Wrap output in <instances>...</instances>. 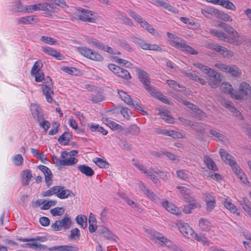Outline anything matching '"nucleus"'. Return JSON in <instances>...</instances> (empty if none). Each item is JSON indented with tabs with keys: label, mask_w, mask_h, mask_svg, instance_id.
I'll use <instances>...</instances> for the list:
<instances>
[{
	"label": "nucleus",
	"mask_w": 251,
	"mask_h": 251,
	"mask_svg": "<svg viewBox=\"0 0 251 251\" xmlns=\"http://www.w3.org/2000/svg\"><path fill=\"white\" fill-rule=\"evenodd\" d=\"M39 5L40 4L38 3L33 5H29L25 6V13H32L34 11L40 10Z\"/></svg>",
	"instance_id": "nucleus-54"
},
{
	"label": "nucleus",
	"mask_w": 251,
	"mask_h": 251,
	"mask_svg": "<svg viewBox=\"0 0 251 251\" xmlns=\"http://www.w3.org/2000/svg\"><path fill=\"white\" fill-rule=\"evenodd\" d=\"M185 43L184 40L178 38L175 40H171L170 44L171 46L181 50L182 48L184 47L183 46H184Z\"/></svg>",
	"instance_id": "nucleus-32"
},
{
	"label": "nucleus",
	"mask_w": 251,
	"mask_h": 251,
	"mask_svg": "<svg viewBox=\"0 0 251 251\" xmlns=\"http://www.w3.org/2000/svg\"><path fill=\"white\" fill-rule=\"evenodd\" d=\"M217 16L218 18L224 21H232V19L230 16L227 14L225 13L222 11H218L217 12Z\"/></svg>",
	"instance_id": "nucleus-51"
},
{
	"label": "nucleus",
	"mask_w": 251,
	"mask_h": 251,
	"mask_svg": "<svg viewBox=\"0 0 251 251\" xmlns=\"http://www.w3.org/2000/svg\"><path fill=\"white\" fill-rule=\"evenodd\" d=\"M75 195L72 191L69 189H65L64 187L59 191V193L57 195V197L61 199H64L69 197H73Z\"/></svg>",
	"instance_id": "nucleus-25"
},
{
	"label": "nucleus",
	"mask_w": 251,
	"mask_h": 251,
	"mask_svg": "<svg viewBox=\"0 0 251 251\" xmlns=\"http://www.w3.org/2000/svg\"><path fill=\"white\" fill-rule=\"evenodd\" d=\"M30 108L33 118L36 119L38 122H40L44 119L42 110L38 105L31 104Z\"/></svg>",
	"instance_id": "nucleus-12"
},
{
	"label": "nucleus",
	"mask_w": 251,
	"mask_h": 251,
	"mask_svg": "<svg viewBox=\"0 0 251 251\" xmlns=\"http://www.w3.org/2000/svg\"><path fill=\"white\" fill-rule=\"evenodd\" d=\"M119 44L121 47L124 48L128 51L131 52L133 50L132 47H131L127 41L125 39H122L119 40Z\"/></svg>",
	"instance_id": "nucleus-57"
},
{
	"label": "nucleus",
	"mask_w": 251,
	"mask_h": 251,
	"mask_svg": "<svg viewBox=\"0 0 251 251\" xmlns=\"http://www.w3.org/2000/svg\"><path fill=\"white\" fill-rule=\"evenodd\" d=\"M117 75L126 79L131 78L129 73L124 68H121L120 71L118 72Z\"/></svg>",
	"instance_id": "nucleus-49"
},
{
	"label": "nucleus",
	"mask_w": 251,
	"mask_h": 251,
	"mask_svg": "<svg viewBox=\"0 0 251 251\" xmlns=\"http://www.w3.org/2000/svg\"><path fill=\"white\" fill-rule=\"evenodd\" d=\"M49 251H77L78 248L75 246L61 245L50 247Z\"/></svg>",
	"instance_id": "nucleus-16"
},
{
	"label": "nucleus",
	"mask_w": 251,
	"mask_h": 251,
	"mask_svg": "<svg viewBox=\"0 0 251 251\" xmlns=\"http://www.w3.org/2000/svg\"><path fill=\"white\" fill-rule=\"evenodd\" d=\"M77 161V159L75 157H70L64 159H62V161L61 162V166L72 165L76 163Z\"/></svg>",
	"instance_id": "nucleus-42"
},
{
	"label": "nucleus",
	"mask_w": 251,
	"mask_h": 251,
	"mask_svg": "<svg viewBox=\"0 0 251 251\" xmlns=\"http://www.w3.org/2000/svg\"><path fill=\"white\" fill-rule=\"evenodd\" d=\"M194 238L198 241L202 243L204 245H207L208 244V240L207 238L202 234L198 235L195 234Z\"/></svg>",
	"instance_id": "nucleus-63"
},
{
	"label": "nucleus",
	"mask_w": 251,
	"mask_h": 251,
	"mask_svg": "<svg viewBox=\"0 0 251 251\" xmlns=\"http://www.w3.org/2000/svg\"><path fill=\"white\" fill-rule=\"evenodd\" d=\"M69 133L68 132H64L63 134L59 136L58 139V142L59 144L63 145H66L69 144L70 141Z\"/></svg>",
	"instance_id": "nucleus-31"
},
{
	"label": "nucleus",
	"mask_w": 251,
	"mask_h": 251,
	"mask_svg": "<svg viewBox=\"0 0 251 251\" xmlns=\"http://www.w3.org/2000/svg\"><path fill=\"white\" fill-rule=\"evenodd\" d=\"M78 51L82 55L91 60L97 61L103 60V57L100 54L90 48L85 47H79Z\"/></svg>",
	"instance_id": "nucleus-2"
},
{
	"label": "nucleus",
	"mask_w": 251,
	"mask_h": 251,
	"mask_svg": "<svg viewBox=\"0 0 251 251\" xmlns=\"http://www.w3.org/2000/svg\"><path fill=\"white\" fill-rule=\"evenodd\" d=\"M136 72L138 74L140 81L144 84L145 88L151 94H153L155 91V88L150 85L149 78L146 72L141 69H136Z\"/></svg>",
	"instance_id": "nucleus-4"
},
{
	"label": "nucleus",
	"mask_w": 251,
	"mask_h": 251,
	"mask_svg": "<svg viewBox=\"0 0 251 251\" xmlns=\"http://www.w3.org/2000/svg\"><path fill=\"white\" fill-rule=\"evenodd\" d=\"M220 89L224 93L230 94L231 96L233 97V94L235 91L233 90L231 85L229 83H223L221 85Z\"/></svg>",
	"instance_id": "nucleus-24"
},
{
	"label": "nucleus",
	"mask_w": 251,
	"mask_h": 251,
	"mask_svg": "<svg viewBox=\"0 0 251 251\" xmlns=\"http://www.w3.org/2000/svg\"><path fill=\"white\" fill-rule=\"evenodd\" d=\"M98 233L109 239H114V235L106 227L103 226H99L98 227Z\"/></svg>",
	"instance_id": "nucleus-20"
},
{
	"label": "nucleus",
	"mask_w": 251,
	"mask_h": 251,
	"mask_svg": "<svg viewBox=\"0 0 251 251\" xmlns=\"http://www.w3.org/2000/svg\"><path fill=\"white\" fill-rule=\"evenodd\" d=\"M153 96L155 97L158 100L164 102V103L169 104V101L167 99V97L164 96L160 92H157L155 89V91L153 94H151Z\"/></svg>",
	"instance_id": "nucleus-46"
},
{
	"label": "nucleus",
	"mask_w": 251,
	"mask_h": 251,
	"mask_svg": "<svg viewBox=\"0 0 251 251\" xmlns=\"http://www.w3.org/2000/svg\"><path fill=\"white\" fill-rule=\"evenodd\" d=\"M224 30L226 32L230 34L233 37H238V32L235 30H234L232 27L227 24H226L225 27L224 28Z\"/></svg>",
	"instance_id": "nucleus-48"
},
{
	"label": "nucleus",
	"mask_w": 251,
	"mask_h": 251,
	"mask_svg": "<svg viewBox=\"0 0 251 251\" xmlns=\"http://www.w3.org/2000/svg\"><path fill=\"white\" fill-rule=\"evenodd\" d=\"M233 98L237 100H242L245 96L251 95V87L246 82H242L240 85L239 90L234 92Z\"/></svg>",
	"instance_id": "nucleus-3"
},
{
	"label": "nucleus",
	"mask_w": 251,
	"mask_h": 251,
	"mask_svg": "<svg viewBox=\"0 0 251 251\" xmlns=\"http://www.w3.org/2000/svg\"><path fill=\"white\" fill-rule=\"evenodd\" d=\"M118 17L119 18L123 21L124 24L129 26H132L133 25V23L131 19L126 16L124 14L120 13Z\"/></svg>",
	"instance_id": "nucleus-53"
},
{
	"label": "nucleus",
	"mask_w": 251,
	"mask_h": 251,
	"mask_svg": "<svg viewBox=\"0 0 251 251\" xmlns=\"http://www.w3.org/2000/svg\"><path fill=\"white\" fill-rule=\"evenodd\" d=\"M94 161L96 163V164L101 168H107L109 167V164L105 160H103V159L96 157L94 160Z\"/></svg>",
	"instance_id": "nucleus-37"
},
{
	"label": "nucleus",
	"mask_w": 251,
	"mask_h": 251,
	"mask_svg": "<svg viewBox=\"0 0 251 251\" xmlns=\"http://www.w3.org/2000/svg\"><path fill=\"white\" fill-rule=\"evenodd\" d=\"M151 235L153 238L159 241L162 247L165 246L171 248L173 246V243L171 241L164 236L162 233L154 231L152 232Z\"/></svg>",
	"instance_id": "nucleus-10"
},
{
	"label": "nucleus",
	"mask_w": 251,
	"mask_h": 251,
	"mask_svg": "<svg viewBox=\"0 0 251 251\" xmlns=\"http://www.w3.org/2000/svg\"><path fill=\"white\" fill-rule=\"evenodd\" d=\"M199 226L201 230L207 231L210 229L211 224L208 220L201 218L199 220Z\"/></svg>",
	"instance_id": "nucleus-23"
},
{
	"label": "nucleus",
	"mask_w": 251,
	"mask_h": 251,
	"mask_svg": "<svg viewBox=\"0 0 251 251\" xmlns=\"http://www.w3.org/2000/svg\"><path fill=\"white\" fill-rule=\"evenodd\" d=\"M211 33L215 36L218 37L221 40L225 42L235 45L237 41L233 37H229L226 33L217 29H214L211 31Z\"/></svg>",
	"instance_id": "nucleus-11"
},
{
	"label": "nucleus",
	"mask_w": 251,
	"mask_h": 251,
	"mask_svg": "<svg viewBox=\"0 0 251 251\" xmlns=\"http://www.w3.org/2000/svg\"><path fill=\"white\" fill-rule=\"evenodd\" d=\"M106 124L110 127L111 128L114 130H121L122 129V126L117 124L116 123L112 121L111 120H106Z\"/></svg>",
	"instance_id": "nucleus-55"
},
{
	"label": "nucleus",
	"mask_w": 251,
	"mask_h": 251,
	"mask_svg": "<svg viewBox=\"0 0 251 251\" xmlns=\"http://www.w3.org/2000/svg\"><path fill=\"white\" fill-rule=\"evenodd\" d=\"M220 5L228 9L235 10V6L229 0H221Z\"/></svg>",
	"instance_id": "nucleus-43"
},
{
	"label": "nucleus",
	"mask_w": 251,
	"mask_h": 251,
	"mask_svg": "<svg viewBox=\"0 0 251 251\" xmlns=\"http://www.w3.org/2000/svg\"><path fill=\"white\" fill-rule=\"evenodd\" d=\"M176 188L180 190L181 194L184 201H187L188 200L194 199L190 196V190L185 187L177 186Z\"/></svg>",
	"instance_id": "nucleus-22"
},
{
	"label": "nucleus",
	"mask_w": 251,
	"mask_h": 251,
	"mask_svg": "<svg viewBox=\"0 0 251 251\" xmlns=\"http://www.w3.org/2000/svg\"><path fill=\"white\" fill-rule=\"evenodd\" d=\"M219 153L222 160L226 164L229 165L231 167L232 170H235L236 172L239 170V166L236 164L233 157L228 153L225 150L220 149Z\"/></svg>",
	"instance_id": "nucleus-5"
},
{
	"label": "nucleus",
	"mask_w": 251,
	"mask_h": 251,
	"mask_svg": "<svg viewBox=\"0 0 251 251\" xmlns=\"http://www.w3.org/2000/svg\"><path fill=\"white\" fill-rule=\"evenodd\" d=\"M19 240L24 242L36 241H39L42 242H44L47 240V238L45 236H36L34 238H20L19 239Z\"/></svg>",
	"instance_id": "nucleus-38"
},
{
	"label": "nucleus",
	"mask_w": 251,
	"mask_h": 251,
	"mask_svg": "<svg viewBox=\"0 0 251 251\" xmlns=\"http://www.w3.org/2000/svg\"><path fill=\"white\" fill-rule=\"evenodd\" d=\"M118 92L120 96V97L126 104H127L128 105H130L131 103H132V100L131 99L130 96L128 95L127 93L123 90H119L118 91Z\"/></svg>",
	"instance_id": "nucleus-29"
},
{
	"label": "nucleus",
	"mask_w": 251,
	"mask_h": 251,
	"mask_svg": "<svg viewBox=\"0 0 251 251\" xmlns=\"http://www.w3.org/2000/svg\"><path fill=\"white\" fill-rule=\"evenodd\" d=\"M184 47L182 48L181 50L183 51H185L186 52L189 53L191 54H197L198 51L195 50L194 49H193L192 47L190 46L187 45L186 43L184 44V46H183Z\"/></svg>",
	"instance_id": "nucleus-62"
},
{
	"label": "nucleus",
	"mask_w": 251,
	"mask_h": 251,
	"mask_svg": "<svg viewBox=\"0 0 251 251\" xmlns=\"http://www.w3.org/2000/svg\"><path fill=\"white\" fill-rule=\"evenodd\" d=\"M40 40L41 41L50 45H56L57 44V41L54 38L50 37L43 36L41 37Z\"/></svg>",
	"instance_id": "nucleus-59"
},
{
	"label": "nucleus",
	"mask_w": 251,
	"mask_h": 251,
	"mask_svg": "<svg viewBox=\"0 0 251 251\" xmlns=\"http://www.w3.org/2000/svg\"><path fill=\"white\" fill-rule=\"evenodd\" d=\"M210 134L216 138L218 140L224 142L227 140V137L221 133L213 129H210L209 131Z\"/></svg>",
	"instance_id": "nucleus-34"
},
{
	"label": "nucleus",
	"mask_w": 251,
	"mask_h": 251,
	"mask_svg": "<svg viewBox=\"0 0 251 251\" xmlns=\"http://www.w3.org/2000/svg\"><path fill=\"white\" fill-rule=\"evenodd\" d=\"M131 41L136 44L138 47L142 48L143 50H147V43L142 39L139 38L136 36H132L131 37Z\"/></svg>",
	"instance_id": "nucleus-27"
},
{
	"label": "nucleus",
	"mask_w": 251,
	"mask_h": 251,
	"mask_svg": "<svg viewBox=\"0 0 251 251\" xmlns=\"http://www.w3.org/2000/svg\"><path fill=\"white\" fill-rule=\"evenodd\" d=\"M129 16L132 17L135 21L139 23L140 25L142 24L145 20H144L139 15L133 11H129L128 12Z\"/></svg>",
	"instance_id": "nucleus-44"
},
{
	"label": "nucleus",
	"mask_w": 251,
	"mask_h": 251,
	"mask_svg": "<svg viewBox=\"0 0 251 251\" xmlns=\"http://www.w3.org/2000/svg\"><path fill=\"white\" fill-rule=\"evenodd\" d=\"M76 223L80 226L82 228H85L87 226V218L85 216H80L78 215L75 218Z\"/></svg>",
	"instance_id": "nucleus-39"
},
{
	"label": "nucleus",
	"mask_w": 251,
	"mask_h": 251,
	"mask_svg": "<svg viewBox=\"0 0 251 251\" xmlns=\"http://www.w3.org/2000/svg\"><path fill=\"white\" fill-rule=\"evenodd\" d=\"M23 177L24 179L23 182L24 185H27L32 177L31 171L29 170H26L23 171Z\"/></svg>",
	"instance_id": "nucleus-36"
},
{
	"label": "nucleus",
	"mask_w": 251,
	"mask_h": 251,
	"mask_svg": "<svg viewBox=\"0 0 251 251\" xmlns=\"http://www.w3.org/2000/svg\"><path fill=\"white\" fill-rule=\"evenodd\" d=\"M204 196V201L206 204V210L208 211H211L215 206V198L211 194L205 193Z\"/></svg>",
	"instance_id": "nucleus-15"
},
{
	"label": "nucleus",
	"mask_w": 251,
	"mask_h": 251,
	"mask_svg": "<svg viewBox=\"0 0 251 251\" xmlns=\"http://www.w3.org/2000/svg\"><path fill=\"white\" fill-rule=\"evenodd\" d=\"M205 70L206 71H205L204 73L206 74L209 78H218L221 76L218 73L208 67H207Z\"/></svg>",
	"instance_id": "nucleus-41"
},
{
	"label": "nucleus",
	"mask_w": 251,
	"mask_h": 251,
	"mask_svg": "<svg viewBox=\"0 0 251 251\" xmlns=\"http://www.w3.org/2000/svg\"><path fill=\"white\" fill-rule=\"evenodd\" d=\"M187 202L188 204L184 205L182 211L186 214L191 213L194 209L200 207V203L195 199L188 200Z\"/></svg>",
	"instance_id": "nucleus-14"
},
{
	"label": "nucleus",
	"mask_w": 251,
	"mask_h": 251,
	"mask_svg": "<svg viewBox=\"0 0 251 251\" xmlns=\"http://www.w3.org/2000/svg\"><path fill=\"white\" fill-rule=\"evenodd\" d=\"M65 211V209L63 207H56L50 210V213L53 216H61Z\"/></svg>",
	"instance_id": "nucleus-52"
},
{
	"label": "nucleus",
	"mask_w": 251,
	"mask_h": 251,
	"mask_svg": "<svg viewBox=\"0 0 251 251\" xmlns=\"http://www.w3.org/2000/svg\"><path fill=\"white\" fill-rule=\"evenodd\" d=\"M221 103L222 105L228 109L235 116L239 117L241 120L244 119L241 112L233 106V103L230 101L223 99L221 100Z\"/></svg>",
	"instance_id": "nucleus-9"
},
{
	"label": "nucleus",
	"mask_w": 251,
	"mask_h": 251,
	"mask_svg": "<svg viewBox=\"0 0 251 251\" xmlns=\"http://www.w3.org/2000/svg\"><path fill=\"white\" fill-rule=\"evenodd\" d=\"M42 67V63L41 60H38L36 61L31 70V74L37 73L38 71H41V68Z\"/></svg>",
	"instance_id": "nucleus-60"
},
{
	"label": "nucleus",
	"mask_w": 251,
	"mask_h": 251,
	"mask_svg": "<svg viewBox=\"0 0 251 251\" xmlns=\"http://www.w3.org/2000/svg\"><path fill=\"white\" fill-rule=\"evenodd\" d=\"M244 210L251 207V201L246 197H244L242 200L239 201Z\"/></svg>",
	"instance_id": "nucleus-58"
},
{
	"label": "nucleus",
	"mask_w": 251,
	"mask_h": 251,
	"mask_svg": "<svg viewBox=\"0 0 251 251\" xmlns=\"http://www.w3.org/2000/svg\"><path fill=\"white\" fill-rule=\"evenodd\" d=\"M221 76L218 78H209L208 79L209 85L212 88L218 87L220 84Z\"/></svg>",
	"instance_id": "nucleus-47"
},
{
	"label": "nucleus",
	"mask_w": 251,
	"mask_h": 251,
	"mask_svg": "<svg viewBox=\"0 0 251 251\" xmlns=\"http://www.w3.org/2000/svg\"><path fill=\"white\" fill-rule=\"evenodd\" d=\"M177 226L178 227L180 232L186 237L189 235H192L194 232L193 229L186 223L182 221H179L177 223Z\"/></svg>",
	"instance_id": "nucleus-13"
},
{
	"label": "nucleus",
	"mask_w": 251,
	"mask_h": 251,
	"mask_svg": "<svg viewBox=\"0 0 251 251\" xmlns=\"http://www.w3.org/2000/svg\"><path fill=\"white\" fill-rule=\"evenodd\" d=\"M140 26L148 30L149 32L154 36H157L158 35V32L146 21H145Z\"/></svg>",
	"instance_id": "nucleus-33"
},
{
	"label": "nucleus",
	"mask_w": 251,
	"mask_h": 251,
	"mask_svg": "<svg viewBox=\"0 0 251 251\" xmlns=\"http://www.w3.org/2000/svg\"><path fill=\"white\" fill-rule=\"evenodd\" d=\"M42 51L50 56H53L57 58L58 59L61 60L63 57L62 55L54 49L49 47H43Z\"/></svg>",
	"instance_id": "nucleus-21"
},
{
	"label": "nucleus",
	"mask_w": 251,
	"mask_h": 251,
	"mask_svg": "<svg viewBox=\"0 0 251 251\" xmlns=\"http://www.w3.org/2000/svg\"><path fill=\"white\" fill-rule=\"evenodd\" d=\"M178 177L182 180H187L190 176L191 173L184 170H180L176 172Z\"/></svg>",
	"instance_id": "nucleus-35"
},
{
	"label": "nucleus",
	"mask_w": 251,
	"mask_h": 251,
	"mask_svg": "<svg viewBox=\"0 0 251 251\" xmlns=\"http://www.w3.org/2000/svg\"><path fill=\"white\" fill-rule=\"evenodd\" d=\"M80 236L79 230L75 227L71 230V234L69 235L68 237L69 239L73 240L79 238Z\"/></svg>",
	"instance_id": "nucleus-50"
},
{
	"label": "nucleus",
	"mask_w": 251,
	"mask_h": 251,
	"mask_svg": "<svg viewBox=\"0 0 251 251\" xmlns=\"http://www.w3.org/2000/svg\"><path fill=\"white\" fill-rule=\"evenodd\" d=\"M37 19L35 16H27L16 19V22L17 24H32L34 22H36Z\"/></svg>",
	"instance_id": "nucleus-18"
},
{
	"label": "nucleus",
	"mask_w": 251,
	"mask_h": 251,
	"mask_svg": "<svg viewBox=\"0 0 251 251\" xmlns=\"http://www.w3.org/2000/svg\"><path fill=\"white\" fill-rule=\"evenodd\" d=\"M204 162L209 169L217 171L218 168L213 160L208 156H204Z\"/></svg>",
	"instance_id": "nucleus-26"
},
{
	"label": "nucleus",
	"mask_w": 251,
	"mask_h": 251,
	"mask_svg": "<svg viewBox=\"0 0 251 251\" xmlns=\"http://www.w3.org/2000/svg\"><path fill=\"white\" fill-rule=\"evenodd\" d=\"M218 67L222 71L230 73L232 76L238 77L241 75V70L235 65L230 66L225 64H219Z\"/></svg>",
	"instance_id": "nucleus-7"
},
{
	"label": "nucleus",
	"mask_w": 251,
	"mask_h": 251,
	"mask_svg": "<svg viewBox=\"0 0 251 251\" xmlns=\"http://www.w3.org/2000/svg\"><path fill=\"white\" fill-rule=\"evenodd\" d=\"M198 135L202 134L204 133L205 128L202 124L197 122H193L191 126Z\"/></svg>",
	"instance_id": "nucleus-30"
},
{
	"label": "nucleus",
	"mask_w": 251,
	"mask_h": 251,
	"mask_svg": "<svg viewBox=\"0 0 251 251\" xmlns=\"http://www.w3.org/2000/svg\"><path fill=\"white\" fill-rule=\"evenodd\" d=\"M233 171L243 183L245 184L246 183H250V182L247 180V178L246 177L245 174L242 171L239 166L238 170L236 172H235V170H233Z\"/></svg>",
	"instance_id": "nucleus-45"
},
{
	"label": "nucleus",
	"mask_w": 251,
	"mask_h": 251,
	"mask_svg": "<svg viewBox=\"0 0 251 251\" xmlns=\"http://www.w3.org/2000/svg\"><path fill=\"white\" fill-rule=\"evenodd\" d=\"M162 205L169 212L178 215L181 214L180 210L176 207L174 204L169 202L168 201H164L162 202Z\"/></svg>",
	"instance_id": "nucleus-17"
},
{
	"label": "nucleus",
	"mask_w": 251,
	"mask_h": 251,
	"mask_svg": "<svg viewBox=\"0 0 251 251\" xmlns=\"http://www.w3.org/2000/svg\"><path fill=\"white\" fill-rule=\"evenodd\" d=\"M128 132L132 135H137L140 132V129L136 125H131L128 128Z\"/></svg>",
	"instance_id": "nucleus-64"
},
{
	"label": "nucleus",
	"mask_w": 251,
	"mask_h": 251,
	"mask_svg": "<svg viewBox=\"0 0 251 251\" xmlns=\"http://www.w3.org/2000/svg\"><path fill=\"white\" fill-rule=\"evenodd\" d=\"M31 75L35 77V80L36 82L44 81L42 88L44 95L46 96L47 100L51 103L52 101L51 95L53 94V92L52 90L53 85L50 77L47 76L44 78V75L42 70L37 73H31Z\"/></svg>",
	"instance_id": "nucleus-1"
},
{
	"label": "nucleus",
	"mask_w": 251,
	"mask_h": 251,
	"mask_svg": "<svg viewBox=\"0 0 251 251\" xmlns=\"http://www.w3.org/2000/svg\"><path fill=\"white\" fill-rule=\"evenodd\" d=\"M62 70L72 75H77L78 69L75 67H64L62 68Z\"/></svg>",
	"instance_id": "nucleus-56"
},
{
	"label": "nucleus",
	"mask_w": 251,
	"mask_h": 251,
	"mask_svg": "<svg viewBox=\"0 0 251 251\" xmlns=\"http://www.w3.org/2000/svg\"><path fill=\"white\" fill-rule=\"evenodd\" d=\"M38 168L44 173L45 177L46 176H52L50 170L46 166L41 165H39Z\"/></svg>",
	"instance_id": "nucleus-61"
},
{
	"label": "nucleus",
	"mask_w": 251,
	"mask_h": 251,
	"mask_svg": "<svg viewBox=\"0 0 251 251\" xmlns=\"http://www.w3.org/2000/svg\"><path fill=\"white\" fill-rule=\"evenodd\" d=\"M79 10L80 13L78 15V17L80 20L90 23H94L95 22V19L91 11L82 8H80Z\"/></svg>",
	"instance_id": "nucleus-8"
},
{
	"label": "nucleus",
	"mask_w": 251,
	"mask_h": 251,
	"mask_svg": "<svg viewBox=\"0 0 251 251\" xmlns=\"http://www.w3.org/2000/svg\"><path fill=\"white\" fill-rule=\"evenodd\" d=\"M223 204L225 207L232 213H236L237 212V208L236 205L231 203L230 201H228L226 200L224 201Z\"/></svg>",
	"instance_id": "nucleus-40"
},
{
	"label": "nucleus",
	"mask_w": 251,
	"mask_h": 251,
	"mask_svg": "<svg viewBox=\"0 0 251 251\" xmlns=\"http://www.w3.org/2000/svg\"><path fill=\"white\" fill-rule=\"evenodd\" d=\"M39 4L40 10L47 11L50 12H54L55 11L56 7L52 4L47 2Z\"/></svg>",
	"instance_id": "nucleus-28"
},
{
	"label": "nucleus",
	"mask_w": 251,
	"mask_h": 251,
	"mask_svg": "<svg viewBox=\"0 0 251 251\" xmlns=\"http://www.w3.org/2000/svg\"><path fill=\"white\" fill-rule=\"evenodd\" d=\"M77 168L82 174L88 177L93 176L95 174L94 171L91 167L84 164L78 165Z\"/></svg>",
	"instance_id": "nucleus-19"
},
{
	"label": "nucleus",
	"mask_w": 251,
	"mask_h": 251,
	"mask_svg": "<svg viewBox=\"0 0 251 251\" xmlns=\"http://www.w3.org/2000/svg\"><path fill=\"white\" fill-rule=\"evenodd\" d=\"M72 222L68 215H66L61 220H56L51 225V227L55 231L60 230L61 229H69Z\"/></svg>",
	"instance_id": "nucleus-6"
}]
</instances>
